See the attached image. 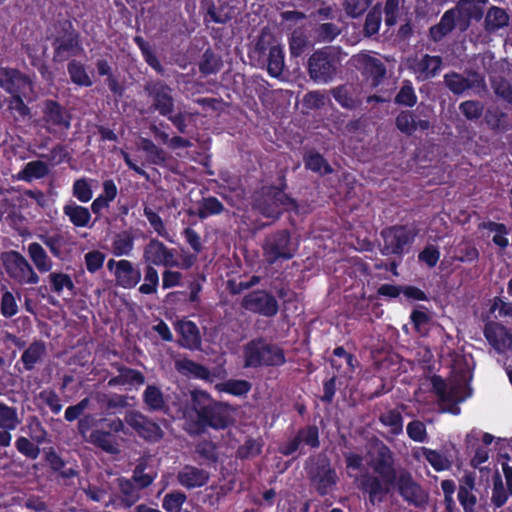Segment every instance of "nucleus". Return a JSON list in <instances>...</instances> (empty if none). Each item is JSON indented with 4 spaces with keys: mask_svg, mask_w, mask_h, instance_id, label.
<instances>
[{
    "mask_svg": "<svg viewBox=\"0 0 512 512\" xmlns=\"http://www.w3.org/2000/svg\"><path fill=\"white\" fill-rule=\"evenodd\" d=\"M460 110L468 119H476L482 114L483 107L479 102L466 101L460 105Z\"/></svg>",
    "mask_w": 512,
    "mask_h": 512,
    "instance_id": "bf43d9fd",
    "label": "nucleus"
},
{
    "mask_svg": "<svg viewBox=\"0 0 512 512\" xmlns=\"http://www.w3.org/2000/svg\"><path fill=\"white\" fill-rule=\"evenodd\" d=\"M490 312L492 314L498 312V315H495V317L499 316L512 318V302H508L499 297H496L491 302Z\"/></svg>",
    "mask_w": 512,
    "mask_h": 512,
    "instance_id": "c03bdc74",
    "label": "nucleus"
},
{
    "mask_svg": "<svg viewBox=\"0 0 512 512\" xmlns=\"http://www.w3.org/2000/svg\"><path fill=\"white\" fill-rule=\"evenodd\" d=\"M421 450L426 460L435 470L443 471L450 468L451 462L446 456L438 453L437 451L429 450L426 448H422Z\"/></svg>",
    "mask_w": 512,
    "mask_h": 512,
    "instance_id": "e433bc0d",
    "label": "nucleus"
},
{
    "mask_svg": "<svg viewBox=\"0 0 512 512\" xmlns=\"http://www.w3.org/2000/svg\"><path fill=\"white\" fill-rule=\"evenodd\" d=\"M264 250L267 260L274 262L279 258H291L295 249L290 244L288 233L280 232L267 239Z\"/></svg>",
    "mask_w": 512,
    "mask_h": 512,
    "instance_id": "6e6552de",
    "label": "nucleus"
},
{
    "mask_svg": "<svg viewBox=\"0 0 512 512\" xmlns=\"http://www.w3.org/2000/svg\"><path fill=\"white\" fill-rule=\"evenodd\" d=\"M133 246L132 239L127 235H119L113 243L114 251L117 255L128 254Z\"/></svg>",
    "mask_w": 512,
    "mask_h": 512,
    "instance_id": "680f3d73",
    "label": "nucleus"
},
{
    "mask_svg": "<svg viewBox=\"0 0 512 512\" xmlns=\"http://www.w3.org/2000/svg\"><path fill=\"white\" fill-rule=\"evenodd\" d=\"M145 216L154 230L162 237H166L167 233L161 218L152 210L146 208L144 210Z\"/></svg>",
    "mask_w": 512,
    "mask_h": 512,
    "instance_id": "69168bd1",
    "label": "nucleus"
},
{
    "mask_svg": "<svg viewBox=\"0 0 512 512\" xmlns=\"http://www.w3.org/2000/svg\"><path fill=\"white\" fill-rule=\"evenodd\" d=\"M63 211L69 220L77 227H86L91 220L89 210L73 202L65 205Z\"/></svg>",
    "mask_w": 512,
    "mask_h": 512,
    "instance_id": "4be33fe9",
    "label": "nucleus"
},
{
    "mask_svg": "<svg viewBox=\"0 0 512 512\" xmlns=\"http://www.w3.org/2000/svg\"><path fill=\"white\" fill-rule=\"evenodd\" d=\"M397 128L406 134H412L417 129V123L408 112L400 113L396 118Z\"/></svg>",
    "mask_w": 512,
    "mask_h": 512,
    "instance_id": "49530a36",
    "label": "nucleus"
},
{
    "mask_svg": "<svg viewBox=\"0 0 512 512\" xmlns=\"http://www.w3.org/2000/svg\"><path fill=\"white\" fill-rule=\"evenodd\" d=\"M445 83L456 94L464 93L467 90L480 93L485 89L483 78L475 73L468 74L467 77L456 73L448 74L445 76Z\"/></svg>",
    "mask_w": 512,
    "mask_h": 512,
    "instance_id": "1a4fd4ad",
    "label": "nucleus"
},
{
    "mask_svg": "<svg viewBox=\"0 0 512 512\" xmlns=\"http://www.w3.org/2000/svg\"><path fill=\"white\" fill-rule=\"evenodd\" d=\"M48 172L47 165L42 161H33L26 164L25 168L19 172L18 178L25 181H31L45 176Z\"/></svg>",
    "mask_w": 512,
    "mask_h": 512,
    "instance_id": "c756f323",
    "label": "nucleus"
},
{
    "mask_svg": "<svg viewBox=\"0 0 512 512\" xmlns=\"http://www.w3.org/2000/svg\"><path fill=\"white\" fill-rule=\"evenodd\" d=\"M109 269H114L116 282L123 288H132L136 286L141 279V272L135 268L128 260L115 262L110 260L107 264Z\"/></svg>",
    "mask_w": 512,
    "mask_h": 512,
    "instance_id": "9d476101",
    "label": "nucleus"
},
{
    "mask_svg": "<svg viewBox=\"0 0 512 512\" xmlns=\"http://www.w3.org/2000/svg\"><path fill=\"white\" fill-rule=\"evenodd\" d=\"M178 481L182 486L192 489L203 486L208 481V474L203 470L188 466L179 472Z\"/></svg>",
    "mask_w": 512,
    "mask_h": 512,
    "instance_id": "412c9836",
    "label": "nucleus"
},
{
    "mask_svg": "<svg viewBox=\"0 0 512 512\" xmlns=\"http://www.w3.org/2000/svg\"><path fill=\"white\" fill-rule=\"evenodd\" d=\"M44 353V346L41 343L32 344L23 354L22 360L30 368Z\"/></svg>",
    "mask_w": 512,
    "mask_h": 512,
    "instance_id": "603ef678",
    "label": "nucleus"
},
{
    "mask_svg": "<svg viewBox=\"0 0 512 512\" xmlns=\"http://www.w3.org/2000/svg\"><path fill=\"white\" fill-rule=\"evenodd\" d=\"M284 69V54L279 46L270 49L268 57V72L273 77H279Z\"/></svg>",
    "mask_w": 512,
    "mask_h": 512,
    "instance_id": "c85d7f7f",
    "label": "nucleus"
},
{
    "mask_svg": "<svg viewBox=\"0 0 512 512\" xmlns=\"http://www.w3.org/2000/svg\"><path fill=\"white\" fill-rule=\"evenodd\" d=\"M377 454L379 459L374 462V469L382 476L383 481L373 478L369 479L363 484L364 489L369 493L370 500H382L383 496L389 491V486L392 484V480L395 478L394 471L392 469V455L389 449L385 446L377 447Z\"/></svg>",
    "mask_w": 512,
    "mask_h": 512,
    "instance_id": "f03ea898",
    "label": "nucleus"
},
{
    "mask_svg": "<svg viewBox=\"0 0 512 512\" xmlns=\"http://www.w3.org/2000/svg\"><path fill=\"white\" fill-rule=\"evenodd\" d=\"M472 490H468L465 486H460L458 492V499L465 511L472 512L474 505L476 504V497L472 494Z\"/></svg>",
    "mask_w": 512,
    "mask_h": 512,
    "instance_id": "052dcab7",
    "label": "nucleus"
},
{
    "mask_svg": "<svg viewBox=\"0 0 512 512\" xmlns=\"http://www.w3.org/2000/svg\"><path fill=\"white\" fill-rule=\"evenodd\" d=\"M186 496L183 493L167 494L163 500V507L168 512H179Z\"/></svg>",
    "mask_w": 512,
    "mask_h": 512,
    "instance_id": "a18cd8bd",
    "label": "nucleus"
},
{
    "mask_svg": "<svg viewBox=\"0 0 512 512\" xmlns=\"http://www.w3.org/2000/svg\"><path fill=\"white\" fill-rule=\"evenodd\" d=\"M305 165L308 169L322 174L331 172L330 166L325 162L323 157L316 153H311L306 157Z\"/></svg>",
    "mask_w": 512,
    "mask_h": 512,
    "instance_id": "79ce46f5",
    "label": "nucleus"
},
{
    "mask_svg": "<svg viewBox=\"0 0 512 512\" xmlns=\"http://www.w3.org/2000/svg\"><path fill=\"white\" fill-rule=\"evenodd\" d=\"M458 16V28L464 31L469 26L472 18L479 19L482 11L474 0H460L455 9H453Z\"/></svg>",
    "mask_w": 512,
    "mask_h": 512,
    "instance_id": "6ab92c4d",
    "label": "nucleus"
},
{
    "mask_svg": "<svg viewBox=\"0 0 512 512\" xmlns=\"http://www.w3.org/2000/svg\"><path fill=\"white\" fill-rule=\"evenodd\" d=\"M397 487L402 497L415 506L423 505L427 500L425 492L415 483L408 474H400Z\"/></svg>",
    "mask_w": 512,
    "mask_h": 512,
    "instance_id": "dca6fc26",
    "label": "nucleus"
},
{
    "mask_svg": "<svg viewBox=\"0 0 512 512\" xmlns=\"http://www.w3.org/2000/svg\"><path fill=\"white\" fill-rule=\"evenodd\" d=\"M310 76L318 82H327L335 73V68L324 52L313 54L309 60Z\"/></svg>",
    "mask_w": 512,
    "mask_h": 512,
    "instance_id": "f3484780",
    "label": "nucleus"
},
{
    "mask_svg": "<svg viewBox=\"0 0 512 512\" xmlns=\"http://www.w3.org/2000/svg\"><path fill=\"white\" fill-rule=\"evenodd\" d=\"M139 146L142 150L147 152L148 158L153 163H161L165 160L163 151L158 149L151 141L147 139H141Z\"/></svg>",
    "mask_w": 512,
    "mask_h": 512,
    "instance_id": "8fccbe9b",
    "label": "nucleus"
},
{
    "mask_svg": "<svg viewBox=\"0 0 512 512\" xmlns=\"http://www.w3.org/2000/svg\"><path fill=\"white\" fill-rule=\"evenodd\" d=\"M258 210L268 218H277L282 210L294 206L293 201L280 189L271 188L257 200Z\"/></svg>",
    "mask_w": 512,
    "mask_h": 512,
    "instance_id": "39448f33",
    "label": "nucleus"
},
{
    "mask_svg": "<svg viewBox=\"0 0 512 512\" xmlns=\"http://www.w3.org/2000/svg\"><path fill=\"white\" fill-rule=\"evenodd\" d=\"M472 379V366L466 357L456 360L453 375L446 384L441 378L433 377L432 385L441 401L455 403L464 401L470 396L469 382Z\"/></svg>",
    "mask_w": 512,
    "mask_h": 512,
    "instance_id": "f257e3e1",
    "label": "nucleus"
},
{
    "mask_svg": "<svg viewBox=\"0 0 512 512\" xmlns=\"http://www.w3.org/2000/svg\"><path fill=\"white\" fill-rule=\"evenodd\" d=\"M489 229L493 233L492 241L500 248H506L509 243L506 227L503 224L491 223Z\"/></svg>",
    "mask_w": 512,
    "mask_h": 512,
    "instance_id": "37998d69",
    "label": "nucleus"
},
{
    "mask_svg": "<svg viewBox=\"0 0 512 512\" xmlns=\"http://www.w3.org/2000/svg\"><path fill=\"white\" fill-rule=\"evenodd\" d=\"M244 362L246 367L277 366L285 362V356L283 350L277 346L253 341L244 348Z\"/></svg>",
    "mask_w": 512,
    "mask_h": 512,
    "instance_id": "7ed1b4c3",
    "label": "nucleus"
},
{
    "mask_svg": "<svg viewBox=\"0 0 512 512\" xmlns=\"http://www.w3.org/2000/svg\"><path fill=\"white\" fill-rule=\"evenodd\" d=\"M243 306L248 310L258 312L266 316L274 315L278 310L275 298L263 291H257L247 295L243 299Z\"/></svg>",
    "mask_w": 512,
    "mask_h": 512,
    "instance_id": "f8f14e48",
    "label": "nucleus"
},
{
    "mask_svg": "<svg viewBox=\"0 0 512 512\" xmlns=\"http://www.w3.org/2000/svg\"><path fill=\"white\" fill-rule=\"evenodd\" d=\"M440 258L439 251L433 247L429 246L425 248L419 255V259L425 262L428 266L433 267L437 264Z\"/></svg>",
    "mask_w": 512,
    "mask_h": 512,
    "instance_id": "774afa93",
    "label": "nucleus"
},
{
    "mask_svg": "<svg viewBox=\"0 0 512 512\" xmlns=\"http://www.w3.org/2000/svg\"><path fill=\"white\" fill-rule=\"evenodd\" d=\"M493 88H494L495 93L498 96L502 97L504 100H506L507 102L512 104V89H511L510 85L506 81H504V80H499V81L494 80L493 81Z\"/></svg>",
    "mask_w": 512,
    "mask_h": 512,
    "instance_id": "338daca9",
    "label": "nucleus"
},
{
    "mask_svg": "<svg viewBox=\"0 0 512 512\" xmlns=\"http://www.w3.org/2000/svg\"><path fill=\"white\" fill-rule=\"evenodd\" d=\"M313 480L317 485L318 490L324 494L335 484L336 476L328 466H323L321 471L313 477Z\"/></svg>",
    "mask_w": 512,
    "mask_h": 512,
    "instance_id": "473e14b6",
    "label": "nucleus"
},
{
    "mask_svg": "<svg viewBox=\"0 0 512 512\" xmlns=\"http://www.w3.org/2000/svg\"><path fill=\"white\" fill-rule=\"evenodd\" d=\"M68 71L72 81L81 86H91L92 81L85 67L78 62H71Z\"/></svg>",
    "mask_w": 512,
    "mask_h": 512,
    "instance_id": "72a5a7b5",
    "label": "nucleus"
},
{
    "mask_svg": "<svg viewBox=\"0 0 512 512\" xmlns=\"http://www.w3.org/2000/svg\"><path fill=\"white\" fill-rule=\"evenodd\" d=\"M145 262L152 265H163L166 267L178 266V261L172 250L168 249L162 242L152 240L144 249Z\"/></svg>",
    "mask_w": 512,
    "mask_h": 512,
    "instance_id": "0eeeda50",
    "label": "nucleus"
},
{
    "mask_svg": "<svg viewBox=\"0 0 512 512\" xmlns=\"http://www.w3.org/2000/svg\"><path fill=\"white\" fill-rule=\"evenodd\" d=\"M151 93L154 97L156 109H158L163 115L170 113L172 110L170 89L164 85L157 84L154 86Z\"/></svg>",
    "mask_w": 512,
    "mask_h": 512,
    "instance_id": "b1692460",
    "label": "nucleus"
},
{
    "mask_svg": "<svg viewBox=\"0 0 512 512\" xmlns=\"http://www.w3.org/2000/svg\"><path fill=\"white\" fill-rule=\"evenodd\" d=\"M441 59L437 56L425 55L415 66L418 78L427 79L433 77L440 69Z\"/></svg>",
    "mask_w": 512,
    "mask_h": 512,
    "instance_id": "5701e85b",
    "label": "nucleus"
},
{
    "mask_svg": "<svg viewBox=\"0 0 512 512\" xmlns=\"http://www.w3.org/2000/svg\"><path fill=\"white\" fill-rule=\"evenodd\" d=\"M45 115L47 122L62 125L64 128L69 126L65 113L56 103L50 102L47 104Z\"/></svg>",
    "mask_w": 512,
    "mask_h": 512,
    "instance_id": "4c0bfd02",
    "label": "nucleus"
},
{
    "mask_svg": "<svg viewBox=\"0 0 512 512\" xmlns=\"http://www.w3.org/2000/svg\"><path fill=\"white\" fill-rule=\"evenodd\" d=\"M454 27L458 28V16L452 9L444 14L439 25L432 27L430 32L432 37L435 40H438L447 32L451 31Z\"/></svg>",
    "mask_w": 512,
    "mask_h": 512,
    "instance_id": "a878e982",
    "label": "nucleus"
},
{
    "mask_svg": "<svg viewBox=\"0 0 512 512\" xmlns=\"http://www.w3.org/2000/svg\"><path fill=\"white\" fill-rule=\"evenodd\" d=\"M386 253H398L414 238L412 230L406 227H392L382 232Z\"/></svg>",
    "mask_w": 512,
    "mask_h": 512,
    "instance_id": "ddd939ff",
    "label": "nucleus"
},
{
    "mask_svg": "<svg viewBox=\"0 0 512 512\" xmlns=\"http://www.w3.org/2000/svg\"><path fill=\"white\" fill-rule=\"evenodd\" d=\"M105 256L99 251H92L85 255L87 270L91 273L100 269L104 263Z\"/></svg>",
    "mask_w": 512,
    "mask_h": 512,
    "instance_id": "5fc2aeb1",
    "label": "nucleus"
},
{
    "mask_svg": "<svg viewBox=\"0 0 512 512\" xmlns=\"http://www.w3.org/2000/svg\"><path fill=\"white\" fill-rule=\"evenodd\" d=\"M381 421L390 428L392 434H399L403 430V421L400 414L396 411H389L382 415Z\"/></svg>",
    "mask_w": 512,
    "mask_h": 512,
    "instance_id": "a19ab883",
    "label": "nucleus"
},
{
    "mask_svg": "<svg viewBox=\"0 0 512 512\" xmlns=\"http://www.w3.org/2000/svg\"><path fill=\"white\" fill-rule=\"evenodd\" d=\"M508 22L509 17L507 13L503 9L497 7H492L488 11L485 19L486 27L489 30L500 29L506 26Z\"/></svg>",
    "mask_w": 512,
    "mask_h": 512,
    "instance_id": "2f4dec72",
    "label": "nucleus"
},
{
    "mask_svg": "<svg viewBox=\"0 0 512 512\" xmlns=\"http://www.w3.org/2000/svg\"><path fill=\"white\" fill-rule=\"evenodd\" d=\"M407 434L412 440L423 442L426 438L425 425L420 421H413L407 426Z\"/></svg>",
    "mask_w": 512,
    "mask_h": 512,
    "instance_id": "6e6d98bb",
    "label": "nucleus"
},
{
    "mask_svg": "<svg viewBox=\"0 0 512 512\" xmlns=\"http://www.w3.org/2000/svg\"><path fill=\"white\" fill-rule=\"evenodd\" d=\"M20 422L21 420L15 408L0 403V428L14 430Z\"/></svg>",
    "mask_w": 512,
    "mask_h": 512,
    "instance_id": "cd10ccee",
    "label": "nucleus"
},
{
    "mask_svg": "<svg viewBox=\"0 0 512 512\" xmlns=\"http://www.w3.org/2000/svg\"><path fill=\"white\" fill-rule=\"evenodd\" d=\"M231 422L230 413L226 409L213 411L208 419V424L213 428L220 429L226 427Z\"/></svg>",
    "mask_w": 512,
    "mask_h": 512,
    "instance_id": "09e8293b",
    "label": "nucleus"
},
{
    "mask_svg": "<svg viewBox=\"0 0 512 512\" xmlns=\"http://www.w3.org/2000/svg\"><path fill=\"white\" fill-rule=\"evenodd\" d=\"M74 196L83 203L90 201L93 197L91 181L87 179H79L73 185Z\"/></svg>",
    "mask_w": 512,
    "mask_h": 512,
    "instance_id": "58836bf2",
    "label": "nucleus"
},
{
    "mask_svg": "<svg viewBox=\"0 0 512 512\" xmlns=\"http://www.w3.org/2000/svg\"><path fill=\"white\" fill-rule=\"evenodd\" d=\"M176 330L180 335V342L189 349H196L200 345L199 330L196 325L187 320H180L176 323Z\"/></svg>",
    "mask_w": 512,
    "mask_h": 512,
    "instance_id": "aec40b11",
    "label": "nucleus"
},
{
    "mask_svg": "<svg viewBox=\"0 0 512 512\" xmlns=\"http://www.w3.org/2000/svg\"><path fill=\"white\" fill-rule=\"evenodd\" d=\"M222 204L216 198L205 199L200 208V217L205 218L222 211Z\"/></svg>",
    "mask_w": 512,
    "mask_h": 512,
    "instance_id": "4d7b16f0",
    "label": "nucleus"
},
{
    "mask_svg": "<svg viewBox=\"0 0 512 512\" xmlns=\"http://www.w3.org/2000/svg\"><path fill=\"white\" fill-rule=\"evenodd\" d=\"M216 390L234 396H242L249 392L251 385L245 380H228L215 385Z\"/></svg>",
    "mask_w": 512,
    "mask_h": 512,
    "instance_id": "bb28decb",
    "label": "nucleus"
},
{
    "mask_svg": "<svg viewBox=\"0 0 512 512\" xmlns=\"http://www.w3.org/2000/svg\"><path fill=\"white\" fill-rule=\"evenodd\" d=\"M400 0H387L385 6V23L388 26H393L397 20V12L399 9Z\"/></svg>",
    "mask_w": 512,
    "mask_h": 512,
    "instance_id": "e2e57ef3",
    "label": "nucleus"
},
{
    "mask_svg": "<svg viewBox=\"0 0 512 512\" xmlns=\"http://www.w3.org/2000/svg\"><path fill=\"white\" fill-rule=\"evenodd\" d=\"M318 431L315 427H307L299 431L298 435L281 448V452L285 455H290L296 451L303 452L305 447H317Z\"/></svg>",
    "mask_w": 512,
    "mask_h": 512,
    "instance_id": "4468645a",
    "label": "nucleus"
},
{
    "mask_svg": "<svg viewBox=\"0 0 512 512\" xmlns=\"http://www.w3.org/2000/svg\"><path fill=\"white\" fill-rule=\"evenodd\" d=\"M176 368L179 372L183 374L193 375L200 379H209V372L207 371L206 368L188 359L177 360Z\"/></svg>",
    "mask_w": 512,
    "mask_h": 512,
    "instance_id": "7c9ffc66",
    "label": "nucleus"
},
{
    "mask_svg": "<svg viewBox=\"0 0 512 512\" xmlns=\"http://www.w3.org/2000/svg\"><path fill=\"white\" fill-rule=\"evenodd\" d=\"M138 434L148 440H157L162 437V430L156 423L146 420Z\"/></svg>",
    "mask_w": 512,
    "mask_h": 512,
    "instance_id": "864d4df0",
    "label": "nucleus"
},
{
    "mask_svg": "<svg viewBox=\"0 0 512 512\" xmlns=\"http://www.w3.org/2000/svg\"><path fill=\"white\" fill-rule=\"evenodd\" d=\"M491 500L497 507L503 506L508 500V494L499 474H497L493 479V491Z\"/></svg>",
    "mask_w": 512,
    "mask_h": 512,
    "instance_id": "ea45409f",
    "label": "nucleus"
},
{
    "mask_svg": "<svg viewBox=\"0 0 512 512\" xmlns=\"http://www.w3.org/2000/svg\"><path fill=\"white\" fill-rule=\"evenodd\" d=\"M28 254L40 272H48L52 269V261L40 244L31 243L28 246Z\"/></svg>",
    "mask_w": 512,
    "mask_h": 512,
    "instance_id": "393cba45",
    "label": "nucleus"
},
{
    "mask_svg": "<svg viewBox=\"0 0 512 512\" xmlns=\"http://www.w3.org/2000/svg\"><path fill=\"white\" fill-rule=\"evenodd\" d=\"M1 86L12 95H22L26 100L34 98L33 85L29 78L15 70L5 71Z\"/></svg>",
    "mask_w": 512,
    "mask_h": 512,
    "instance_id": "423d86ee",
    "label": "nucleus"
},
{
    "mask_svg": "<svg viewBox=\"0 0 512 512\" xmlns=\"http://www.w3.org/2000/svg\"><path fill=\"white\" fill-rule=\"evenodd\" d=\"M355 65L362 69L364 74L371 79V85L377 86L380 79L385 75V68L382 63L367 54H360L353 58Z\"/></svg>",
    "mask_w": 512,
    "mask_h": 512,
    "instance_id": "a211bd4d",
    "label": "nucleus"
},
{
    "mask_svg": "<svg viewBox=\"0 0 512 512\" xmlns=\"http://www.w3.org/2000/svg\"><path fill=\"white\" fill-rule=\"evenodd\" d=\"M30 429L33 431L31 433V437L37 444L33 443L26 437H19L15 442V446L21 454L28 458L36 459L40 454V448L38 447V444L44 442L45 432L42 430L38 422L31 424Z\"/></svg>",
    "mask_w": 512,
    "mask_h": 512,
    "instance_id": "2eb2a0df",
    "label": "nucleus"
},
{
    "mask_svg": "<svg viewBox=\"0 0 512 512\" xmlns=\"http://www.w3.org/2000/svg\"><path fill=\"white\" fill-rule=\"evenodd\" d=\"M146 404L151 409H160L163 406V396L160 390L154 386H148L144 393Z\"/></svg>",
    "mask_w": 512,
    "mask_h": 512,
    "instance_id": "de8ad7c7",
    "label": "nucleus"
},
{
    "mask_svg": "<svg viewBox=\"0 0 512 512\" xmlns=\"http://www.w3.org/2000/svg\"><path fill=\"white\" fill-rule=\"evenodd\" d=\"M49 280L54 292L60 294L65 289L70 291L71 293L74 290V284L71 277L64 273H51L49 275Z\"/></svg>",
    "mask_w": 512,
    "mask_h": 512,
    "instance_id": "f704fd0d",
    "label": "nucleus"
},
{
    "mask_svg": "<svg viewBox=\"0 0 512 512\" xmlns=\"http://www.w3.org/2000/svg\"><path fill=\"white\" fill-rule=\"evenodd\" d=\"M484 335L489 344L497 352L512 350V334L503 325L490 322L485 326Z\"/></svg>",
    "mask_w": 512,
    "mask_h": 512,
    "instance_id": "9b49d317",
    "label": "nucleus"
},
{
    "mask_svg": "<svg viewBox=\"0 0 512 512\" xmlns=\"http://www.w3.org/2000/svg\"><path fill=\"white\" fill-rule=\"evenodd\" d=\"M6 272L21 284H36L39 281L28 261L18 252L10 251L2 255Z\"/></svg>",
    "mask_w": 512,
    "mask_h": 512,
    "instance_id": "20e7f679",
    "label": "nucleus"
},
{
    "mask_svg": "<svg viewBox=\"0 0 512 512\" xmlns=\"http://www.w3.org/2000/svg\"><path fill=\"white\" fill-rule=\"evenodd\" d=\"M306 45V39L301 32L295 31L290 40V51L294 56H299Z\"/></svg>",
    "mask_w": 512,
    "mask_h": 512,
    "instance_id": "0e129e2a",
    "label": "nucleus"
},
{
    "mask_svg": "<svg viewBox=\"0 0 512 512\" xmlns=\"http://www.w3.org/2000/svg\"><path fill=\"white\" fill-rule=\"evenodd\" d=\"M417 97L411 85L405 84L399 91L396 102L406 106H413L416 103Z\"/></svg>",
    "mask_w": 512,
    "mask_h": 512,
    "instance_id": "13d9d810",
    "label": "nucleus"
},
{
    "mask_svg": "<svg viewBox=\"0 0 512 512\" xmlns=\"http://www.w3.org/2000/svg\"><path fill=\"white\" fill-rule=\"evenodd\" d=\"M1 314L4 317H12L18 312V304L14 295L6 288H1Z\"/></svg>",
    "mask_w": 512,
    "mask_h": 512,
    "instance_id": "c9c22d12",
    "label": "nucleus"
},
{
    "mask_svg": "<svg viewBox=\"0 0 512 512\" xmlns=\"http://www.w3.org/2000/svg\"><path fill=\"white\" fill-rule=\"evenodd\" d=\"M89 441L100 446L101 448H103L104 450H106L110 453L117 452V449L111 442L110 435L107 433H103L100 431H94L91 433Z\"/></svg>",
    "mask_w": 512,
    "mask_h": 512,
    "instance_id": "3c124183",
    "label": "nucleus"
}]
</instances>
